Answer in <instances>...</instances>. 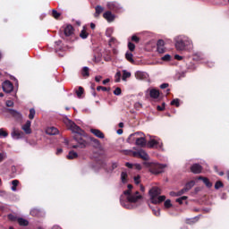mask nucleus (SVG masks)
I'll return each mask as SVG.
<instances>
[{
  "instance_id": "1",
  "label": "nucleus",
  "mask_w": 229,
  "mask_h": 229,
  "mask_svg": "<svg viewBox=\"0 0 229 229\" xmlns=\"http://www.w3.org/2000/svg\"><path fill=\"white\" fill-rule=\"evenodd\" d=\"M64 123L66 126L72 131V133H75L74 140L76 142H78V145H72V148L74 149L78 148H85L87 146V141L83 140L82 137H85V131L82 130L80 126L76 125L74 122L69 120V118L64 119Z\"/></svg>"
},
{
  "instance_id": "2",
  "label": "nucleus",
  "mask_w": 229,
  "mask_h": 229,
  "mask_svg": "<svg viewBox=\"0 0 229 229\" xmlns=\"http://www.w3.org/2000/svg\"><path fill=\"white\" fill-rule=\"evenodd\" d=\"M175 48L177 51H192L194 45L187 36H177L174 38Z\"/></svg>"
},
{
  "instance_id": "3",
  "label": "nucleus",
  "mask_w": 229,
  "mask_h": 229,
  "mask_svg": "<svg viewBox=\"0 0 229 229\" xmlns=\"http://www.w3.org/2000/svg\"><path fill=\"white\" fill-rule=\"evenodd\" d=\"M148 194L150 196V201L154 205L162 203V201H165V196H160V194H162V191L158 187H153L152 189H150Z\"/></svg>"
},
{
  "instance_id": "4",
  "label": "nucleus",
  "mask_w": 229,
  "mask_h": 229,
  "mask_svg": "<svg viewBox=\"0 0 229 229\" xmlns=\"http://www.w3.org/2000/svg\"><path fill=\"white\" fill-rule=\"evenodd\" d=\"M127 204L124 202H121L122 206L125 208H133V206L130 205V203H137L139 199H142V196L139 194V191H132L131 193L125 194Z\"/></svg>"
},
{
  "instance_id": "5",
  "label": "nucleus",
  "mask_w": 229,
  "mask_h": 229,
  "mask_svg": "<svg viewBox=\"0 0 229 229\" xmlns=\"http://www.w3.org/2000/svg\"><path fill=\"white\" fill-rule=\"evenodd\" d=\"M148 146L149 148H155L156 149H158V148L162 149L163 143L160 140V139H158L155 136H152V137H150V140L148 142Z\"/></svg>"
},
{
  "instance_id": "6",
  "label": "nucleus",
  "mask_w": 229,
  "mask_h": 229,
  "mask_svg": "<svg viewBox=\"0 0 229 229\" xmlns=\"http://www.w3.org/2000/svg\"><path fill=\"white\" fill-rule=\"evenodd\" d=\"M165 167H167V165L156 164L150 168V173L152 174H160V173H164Z\"/></svg>"
},
{
  "instance_id": "7",
  "label": "nucleus",
  "mask_w": 229,
  "mask_h": 229,
  "mask_svg": "<svg viewBox=\"0 0 229 229\" xmlns=\"http://www.w3.org/2000/svg\"><path fill=\"white\" fill-rule=\"evenodd\" d=\"M132 156L136 158H142V160H149V156L144 149H140L138 151H133Z\"/></svg>"
},
{
  "instance_id": "8",
  "label": "nucleus",
  "mask_w": 229,
  "mask_h": 229,
  "mask_svg": "<svg viewBox=\"0 0 229 229\" xmlns=\"http://www.w3.org/2000/svg\"><path fill=\"white\" fill-rule=\"evenodd\" d=\"M2 89L4 92H6L7 94H10L13 90V84L10 81H5L2 84Z\"/></svg>"
},
{
  "instance_id": "9",
  "label": "nucleus",
  "mask_w": 229,
  "mask_h": 229,
  "mask_svg": "<svg viewBox=\"0 0 229 229\" xmlns=\"http://www.w3.org/2000/svg\"><path fill=\"white\" fill-rule=\"evenodd\" d=\"M140 135H142V132H135L133 134H131L127 140V142H129L130 144L133 143V142H137V140H139V138L140 137Z\"/></svg>"
},
{
  "instance_id": "10",
  "label": "nucleus",
  "mask_w": 229,
  "mask_h": 229,
  "mask_svg": "<svg viewBox=\"0 0 229 229\" xmlns=\"http://www.w3.org/2000/svg\"><path fill=\"white\" fill-rule=\"evenodd\" d=\"M103 17L107 22H114V21H115V15L110 11L104 13Z\"/></svg>"
},
{
  "instance_id": "11",
  "label": "nucleus",
  "mask_w": 229,
  "mask_h": 229,
  "mask_svg": "<svg viewBox=\"0 0 229 229\" xmlns=\"http://www.w3.org/2000/svg\"><path fill=\"white\" fill-rule=\"evenodd\" d=\"M21 130L27 134L30 135L31 133V121L28 120L25 124L21 126Z\"/></svg>"
},
{
  "instance_id": "12",
  "label": "nucleus",
  "mask_w": 229,
  "mask_h": 229,
  "mask_svg": "<svg viewBox=\"0 0 229 229\" xmlns=\"http://www.w3.org/2000/svg\"><path fill=\"white\" fill-rule=\"evenodd\" d=\"M157 52H159L160 54L165 53V47L164 46H165V42L163 39H159L157 43Z\"/></svg>"
},
{
  "instance_id": "13",
  "label": "nucleus",
  "mask_w": 229,
  "mask_h": 229,
  "mask_svg": "<svg viewBox=\"0 0 229 229\" xmlns=\"http://www.w3.org/2000/svg\"><path fill=\"white\" fill-rule=\"evenodd\" d=\"M13 139L19 140V139H22V137H24V132L21 131H13L11 133Z\"/></svg>"
},
{
  "instance_id": "14",
  "label": "nucleus",
  "mask_w": 229,
  "mask_h": 229,
  "mask_svg": "<svg viewBox=\"0 0 229 229\" xmlns=\"http://www.w3.org/2000/svg\"><path fill=\"white\" fill-rule=\"evenodd\" d=\"M202 167L199 164H194L191 167V173H194V174H199V173H201L202 171Z\"/></svg>"
},
{
  "instance_id": "15",
  "label": "nucleus",
  "mask_w": 229,
  "mask_h": 229,
  "mask_svg": "<svg viewBox=\"0 0 229 229\" xmlns=\"http://www.w3.org/2000/svg\"><path fill=\"white\" fill-rule=\"evenodd\" d=\"M136 146H140V148H144V146H146V138H144V133L140 135V138H138Z\"/></svg>"
},
{
  "instance_id": "16",
  "label": "nucleus",
  "mask_w": 229,
  "mask_h": 229,
  "mask_svg": "<svg viewBox=\"0 0 229 229\" xmlns=\"http://www.w3.org/2000/svg\"><path fill=\"white\" fill-rule=\"evenodd\" d=\"M106 6L108 10H113V12H116V10H119V4L115 2H108L106 4Z\"/></svg>"
},
{
  "instance_id": "17",
  "label": "nucleus",
  "mask_w": 229,
  "mask_h": 229,
  "mask_svg": "<svg viewBox=\"0 0 229 229\" xmlns=\"http://www.w3.org/2000/svg\"><path fill=\"white\" fill-rule=\"evenodd\" d=\"M147 92H149L150 98L153 99H157V98L160 96V91L155 89H148Z\"/></svg>"
},
{
  "instance_id": "18",
  "label": "nucleus",
  "mask_w": 229,
  "mask_h": 229,
  "mask_svg": "<svg viewBox=\"0 0 229 229\" xmlns=\"http://www.w3.org/2000/svg\"><path fill=\"white\" fill-rule=\"evenodd\" d=\"M90 132L93 133V135H95V137H98V139H105V134L98 129H90Z\"/></svg>"
},
{
  "instance_id": "19",
  "label": "nucleus",
  "mask_w": 229,
  "mask_h": 229,
  "mask_svg": "<svg viewBox=\"0 0 229 229\" xmlns=\"http://www.w3.org/2000/svg\"><path fill=\"white\" fill-rule=\"evenodd\" d=\"M103 12H105V8H103V6H101V5H97L95 7L94 17H96V19H98V17H99V15H101V13H103Z\"/></svg>"
},
{
  "instance_id": "20",
  "label": "nucleus",
  "mask_w": 229,
  "mask_h": 229,
  "mask_svg": "<svg viewBox=\"0 0 229 229\" xmlns=\"http://www.w3.org/2000/svg\"><path fill=\"white\" fill-rule=\"evenodd\" d=\"M197 180H201L203 182V183H205L206 187H208V189H210V187H212V182H210V181L207 177L199 176L197 178Z\"/></svg>"
},
{
  "instance_id": "21",
  "label": "nucleus",
  "mask_w": 229,
  "mask_h": 229,
  "mask_svg": "<svg viewBox=\"0 0 229 229\" xmlns=\"http://www.w3.org/2000/svg\"><path fill=\"white\" fill-rule=\"evenodd\" d=\"M46 132L47 135H58V129L55 127H48L47 128Z\"/></svg>"
},
{
  "instance_id": "22",
  "label": "nucleus",
  "mask_w": 229,
  "mask_h": 229,
  "mask_svg": "<svg viewBox=\"0 0 229 229\" xmlns=\"http://www.w3.org/2000/svg\"><path fill=\"white\" fill-rule=\"evenodd\" d=\"M146 76H148V73H146L144 72L138 71L135 72V78L137 80H144V79H146Z\"/></svg>"
},
{
  "instance_id": "23",
  "label": "nucleus",
  "mask_w": 229,
  "mask_h": 229,
  "mask_svg": "<svg viewBox=\"0 0 229 229\" xmlns=\"http://www.w3.org/2000/svg\"><path fill=\"white\" fill-rule=\"evenodd\" d=\"M72 33H74V30L72 29V27L71 25L66 26L64 29V35L66 37H71Z\"/></svg>"
},
{
  "instance_id": "24",
  "label": "nucleus",
  "mask_w": 229,
  "mask_h": 229,
  "mask_svg": "<svg viewBox=\"0 0 229 229\" xmlns=\"http://www.w3.org/2000/svg\"><path fill=\"white\" fill-rule=\"evenodd\" d=\"M30 216H33L34 217H40V216H42V211L38 208H33L30 210Z\"/></svg>"
},
{
  "instance_id": "25",
  "label": "nucleus",
  "mask_w": 229,
  "mask_h": 229,
  "mask_svg": "<svg viewBox=\"0 0 229 229\" xmlns=\"http://www.w3.org/2000/svg\"><path fill=\"white\" fill-rule=\"evenodd\" d=\"M131 72L126 71V70H123V77H122V80L123 81H126V80H128V78H131Z\"/></svg>"
},
{
  "instance_id": "26",
  "label": "nucleus",
  "mask_w": 229,
  "mask_h": 229,
  "mask_svg": "<svg viewBox=\"0 0 229 229\" xmlns=\"http://www.w3.org/2000/svg\"><path fill=\"white\" fill-rule=\"evenodd\" d=\"M68 160H74V158H78V153L72 151H70L69 154L67 155Z\"/></svg>"
},
{
  "instance_id": "27",
  "label": "nucleus",
  "mask_w": 229,
  "mask_h": 229,
  "mask_svg": "<svg viewBox=\"0 0 229 229\" xmlns=\"http://www.w3.org/2000/svg\"><path fill=\"white\" fill-rule=\"evenodd\" d=\"M10 113L12 114V115H13V117H16V119H22V114L18 111L10 109Z\"/></svg>"
},
{
  "instance_id": "28",
  "label": "nucleus",
  "mask_w": 229,
  "mask_h": 229,
  "mask_svg": "<svg viewBox=\"0 0 229 229\" xmlns=\"http://www.w3.org/2000/svg\"><path fill=\"white\" fill-rule=\"evenodd\" d=\"M10 113L12 114V115H13V117H16V119H22V114L18 111L10 109Z\"/></svg>"
},
{
  "instance_id": "29",
  "label": "nucleus",
  "mask_w": 229,
  "mask_h": 229,
  "mask_svg": "<svg viewBox=\"0 0 229 229\" xmlns=\"http://www.w3.org/2000/svg\"><path fill=\"white\" fill-rule=\"evenodd\" d=\"M12 187L11 190L13 191V192H16L17 191V187L19 186V180H13L12 181Z\"/></svg>"
},
{
  "instance_id": "30",
  "label": "nucleus",
  "mask_w": 229,
  "mask_h": 229,
  "mask_svg": "<svg viewBox=\"0 0 229 229\" xmlns=\"http://www.w3.org/2000/svg\"><path fill=\"white\" fill-rule=\"evenodd\" d=\"M18 224L20 226H28L30 225V222L24 218H18Z\"/></svg>"
},
{
  "instance_id": "31",
  "label": "nucleus",
  "mask_w": 229,
  "mask_h": 229,
  "mask_svg": "<svg viewBox=\"0 0 229 229\" xmlns=\"http://www.w3.org/2000/svg\"><path fill=\"white\" fill-rule=\"evenodd\" d=\"M125 58L126 60H128V62H131V64H134V60H133V54H131V52H127L125 54Z\"/></svg>"
},
{
  "instance_id": "32",
  "label": "nucleus",
  "mask_w": 229,
  "mask_h": 229,
  "mask_svg": "<svg viewBox=\"0 0 229 229\" xmlns=\"http://www.w3.org/2000/svg\"><path fill=\"white\" fill-rule=\"evenodd\" d=\"M121 180H122V183H126L128 182V173L122 172Z\"/></svg>"
},
{
  "instance_id": "33",
  "label": "nucleus",
  "mask_w": 229,
  "mask_h": 229,
  "mask_svg": "<svg viewBox=\"0 0 229 229\" xmlns=\"http://www.w3.org/2000/svg\"><path fill=\"white\" fill-rule=\"evenodd\" d=\"M194 185H196V182L194 181H191L190 182L186 183L184 187L185 191H191V189L194 187Z\"/></svg>"
},
{
  "instance_id": "34",
  "label": "nucleus",
  "mask_w": 229,
  "mask_h": 229,
  "mask_svg": "<svg viewBox=\"0 0 229 229\" xmlns=\"http://www.w3.org/2000/svg\"><path fill=\"white\" fill-rule=\"evenodd\" d=\"M8 137V132L4 128L0 129V139H6Z\"/></svg>"
},
{
  "instance_id": "35",
  "label": "nucleus",
  "mask_w": 229,
  "mask_h": 229,
  "mask_svg": "<svg viewBox=\"0 0 229 229\" xmlns=\"http://www.w3.org/2000/svg\"><path fill=\"white\" fill-rule=\"evenodd\" d=\"M127 188H128V190L123 191L124 195L133 192V185L128 184Z\"/></svg>"
},
{
  "instance_id": "36",
  "label": "nucleus",
  "mask_w": 229,
  "mask_h": 229,
  "mask_svg": "<svg viewBox=\"0 0 229 229\" xmlns=\"http://www.w3.org/2000/svg\"><path fill=\"white\" fill-rule=\"evenodd\" d=\"M76 95H77V98H81V96H83V88L82 87H79L78 90H76Z\"/></svg>"
},
{
  "instance_id": "37",
  "label": "nucleus",
  "mask_w": 229,
  "mask_h": 229,
  "mask_svg": "<svg viewBox=\"0 0 229 229\" xmlns=\"http://www.w3.org/2000/svg\"><path fill=\"white\" fill-rule=\"evenodd\" d=\"M52 15H53L54 19H59L61 14L56 10H53L52 11Z\"/></svg>"
},
{
  "instance_id": "38",
  "label": "nucleus",
  "mask_w": 229,
  "mask_h": 229,
  "mask_svg": "<svg viewBox=\"0 0 229 229\" xmlns=\"http://www.w3.org/2000/svg\"><path fill=\"white\" fill-rule=\"evenodd\" d=\"M81 38H87L89 37V33L85 30H82L81 34H80Z\"/></svg>"
},
{
  "instance_id": "39",
  "label": "nucleus",
  "mask_w": 229,
  "mask_h": 229,
  "mask_svg": "<svg viewBox=\"0 0 229 229\" xmlns=\"http://www.w3.org/2000/svg\"><path fill=\"white\" fill-rule=\"evenodd\" d=\"M35 110L33 108L30 109L29 119H35Z\"/></svg>"
},
{
  "instance_id": "40",
  "label": "nucleus",
  "mask_w": 229,
  "mask_h": 229,
  "mask_svg": "<svg viewBox=\"0 0 229 229\" xmlns=\"http://www.w3.org/2000/svg\"><path fill=\"white\" fill-rule=\"evenodd\" d=\"M114 78H115L114 81L116 83H119V81H121V72H117Z\"/></svg>"
},
{
  "instance_id": "41",
  "label": "nucleus",
  "mask_w": 229,
  "mask_h": 229,
  "mask_svg": "<svg viewBox=\"0 0 229 229\" xmlns=\"http://www.w3.org/2000/svg\"><path fill=\"white\" fill-rule=\"evenodd\" d=\"M185 199H187V196H182L179 199H176V202L179 203L180 205H182V203H183V201H185Z\"/></svg>"
},
{
  "instance_id": "42",
  "label": "nucleus",
  "mask_w": 229,
  "mask_h": 229,
  "mask_svg": "<svg viewBox=\"0 0 229 229\" xmlns=\"http://www.w3.org/2000/svg\"><path fill=\"white\" fill-rule=\"evenodd\" d=\"M171 207H173V204H171V199H166L165 201V208H171Z\"/></svg>"
},
{
  "instance_id": "43",
  "label": "nucleus",
  "mask_w": 229,
  "mask_h": 229,
  "mask_svg": "<svg viewBox=\"0 0 229 229\" xmlns=\"http://www.w3.org/2000/svg\"><path fill=\"white\" fill-rule=\"evenodd\" d=\"M82 76H89V67L85 66L82 69Z\"/></svg>"
},
{
  "instance_id": "44",
  "label": "nucleus",
  "mask_w": 229,
  "mask_h": 229,
  "mask_svg": "<svg viewBox=\"0 0 229 229\" xmlns=\"http://www.w3.org/2000/svg\"><path fill=\"white\" fill-rule=\"evenodd\" d=\"M164 62H169V60H171V55L169 54L165 55L162 58H161Z\"/></svg>"
},
{
  "instance_id": "45",
  "label": "nucleus",
  "mask_w": 229,
  "mask_h": 229,
  "mask_svg": "<svg viewBox=\"0 0 229 229\" xmlns=\"http://www.w3.org/2000/svg\"><path fill=\"white\" fill-rule=\"evenodd\" d=\"M128 48L131 50V51H135V44L131 43V42H129L128 43Z\"/></svg>"
},
{
  "instance_id": "46",
  "label": "nucleus",
  "mask_w": 229,
  "mask_h": 229,
  "mask_svg": "<svg viewBox=\"0 0 229 229\" xmlns=\"http://www.w3.org/2000/svg\"><path fill=\"white\" fill-rule=\"evenodd\" d=\"M97 90H103L104 92H106V90H110V88H106V87H103V86H98V88H97Z\"/></svg>"
},
{
  "instance_id": "47",
  "label": "nucleus",
  "mask_w": 229,
  "mask_h": 229,
  "mask_svg": "<svg viewBox=\"0 0 229 229\" xmlns=\"http://www.w3.org/2000/svg\"><path fill=\"white\" fill-rule=\"evenodd\" d=\"M171 105H174L175 106H180V100L178 98H175L171 102Z\"/></svg>"
},
{
  "instance_id": "48",
  "label": "nucleus",
  "mask_w": 229,
  "mask_h": 229,
  "mask_svg": "<svg viewBox=\"0 0 229 229\" xmlns=\"http://www.w3.org/2000/svg\"><path fill=\"white\" fill-rule=\"evenodd\" d=\"M134 182L136 185H139L140 183V175L134 176Z\"/></svg>"
},
{
  "instance_id": "49",
  "label": "nucleus",
  "mask_w": 229,
  "mask_h": 229,
  "mask_svg": "<svg viewBox=\"0 0 229 229\" xmlns=\"http://www.w3.org/2000/svg\"><path fill=\"white\" fill-rule=\"evenodd\" d=\"M121 88H116L114 90V96H121Z\"/></svg>"
},
{
  "instance_id": "50",
  "label": "nucleus",
  "mask_w": 229,
  "mask_h": 229,
  "mask_svg": "<svg viewBox=\"0 0 229 229\" xmlns=\"http://www.w3.org/2000/svg\"><path fill=\"white\" fill-rule=\"evenodd\" d=\"M221 187H223V182H221V181L216 182L215 184V189H221Z\"/></svg>"
},
{
  "instance_id": "51",
  "label": "nucleus",
  "mask_w": 229,
  "mask_h": 229,
  "mask_svg": "<svg viewBox=\"0 0 229 229\" xmlns=\"http://www.w3.org/2000/svg\"><path fill=\"white\" fill-rule=\"evenodd\" d=\"M188 191H185V187L177 192V194H174V196H182V194H185Z\"/></svg>"
},
{
  "instance_id": "52",
  "label": "nucleus",
  "mask_w": 229,
  "mask_h": 229,
  "mask_svg": "<svg viewBox=\"0 0 229 229\" xmlns=\"http://www.w3.org/2000/svg\"><path fill=\"white\" fill-rule=\"evenodd\" d=\"M135 169H137L138 171H140V169H142V165H140V164H135L134 165Z\"/></svg>"
},
{
  "instance_id": "53",
  "label": "nucleus",
  "mask_w": 229,
  "mask_h": 229,
  "mask_svg": "<svg viewBox=\"0 0 229 229\" xmlns=\"http://www.w3.org/2000/svg\"><path fill=\"white\" fill-rule=\"evenodd\" d=\"M6 106H13V101H12V100H7V101H6Z\"/></svg>"
},
{
  "instance_id": "54",
  "label": "nucleus",
  "mask_w": 229,
  "mask_h": 229,
  "mask_svg": "<svg viewBox=\"0 0 229 229\" xmlns=\"http://www.w3.org/2000/svg\"><path fill=\"white\" fill-rule=\"evenodd\" d=\"M6 158V156L3 153H0V163Z\"/></svg>"
},
{
  "instance_id": "55",
  "label": "nucleus",
  "mask_w": 229,
  "mask_h": 229,
  "mask_svg": "<svg viewBox=\"0 0 229 229\" xmlns=\"http://www.w3.org/2000/svg\"><path fill=\"white\" fill-rule=\"evenodd\" d=\"M131 40H132V42H139V37H137V36H132L131 37Z\"/></svg>"
},
{
  "instance_id": "56",
  "label": "nucleus",
  "mask_w": 229,
  "mask_h": 229,
  "mask_svg": "<svg viewBox=\"0 0 229 229\" xmlns=\"http://www.w3.org/2000/svg\"><path fill=\"white\" fill-rule=\"evenodd\" d=\"M126 167H128L129 169H132L134 167V165H132L131 163H126L125 164Z\"/></svg>"
},
{
  "instance_id": "57",
  "label": "nucleus",
  "mask_w": 229,
  "mask_h": 229,
  "mask_svg": "<svg viewBox=\"0 0 229 229\" xmlns=\"http://www.w3.org/2000/svg\"><path fill=\"white\" fill-rule=\"evenodd\" d=\"M167 87H169L168 83H163L160 85V89H167Z\"/></svg>"
},
{
  "instance_id": "58",
  "label": "nucleus",
  "mask_w": 229,
  "mask_h": 229,
  "mask_svg": "<svg viewBox=\"0 0 229 229\" xmlns=\"http://www.w3.org/2000/svg\"><path fill=\"white\" fill-rule=\"evenodd\" d=\"M164 108H165V103H163V106H157V110H159V111L164 110Z\"/></svg>"
},
{
  "instance_id": "59",
  "label": "nucleus",
  "mask_w": 229,
  "mask_h": 229,
  "mask_svg": "<svg viewBox=\"0 0 229 229\" xmlns=\"http://www.w3.org/2000/svg\"><path fill=\"white\" fill-rule=\"evenodd\" d=\"M153 212H154V214H155V216H160V209H156V210H153Z\"/></svg>"
},
{
  "instance_id": "60",
  "label": "nucleus",
  "mask_w": 229,
  "mask_h": 229,
  "mask_svg": "<svg viewBox=\"0 0 229 229\" xmlns=\"http://www.w3.org/2000/svg\"><path fill=\"white\" fill-rule=\"evenodd\" d=\"M174 58H175V60H183V57L182 56H181V55H174Z\"/></svg>"
},
{
  "instance_id": "61",
  "label": "nucleus",
  "mask_w": 229,
  "mask_h": 229,
  "mask_svg": "<svg viewBox=\"0 0 229 229\" xmlns=\"http://www.w3.org/2000/svg\"><path fill=\"white\" fill-rule=\"evenodd\" d=\"M102 78H103L102 76H97L95 77V81L99 82L101 81Z\"/></svg>"
},
{
  "instance_id": "62",
  "label": "nucleus",
  "mask_w": 229,
  "mask_h": 229,
  "mask_svg": "<svg viewBox=\"0 0 229 229\" xmlns=\"http://www.w3.org/2000/svg\"><path fill=\"white\" fill-rule=\"evenodd\" d=\"M118 165H119V164H117V163H113V164H112V169H117Z\"/></svg>"
},
{
  "instance_id": "63",
  "label": "nucleus",
  "mask_w": 229,
  "mask_h": 229,
  "mask_svg": "<svg viewBox=\"0 0 229 229\" xmlns=\"http://www.w3.org/2000/svg\"><path fill=\"white\" fill-rule=\"evenodd\" d=\"M63 151L64 150L62 148H57L56 155H62Z\"/></svg>"
},
{
  "instance_id": "64",
  "label": "nucleus",
  "mask_w": 229,
  "mask_h": 229,
  "mask_svg": "<svg viewBox=\"0 0 229 229\" xmlns=\"http://www.w3.org/2000/svg\"><path fill=\"white\" fill-rule=\"evenodd\" d=\"M141 107H142V104H140V103L135 104V108H141Z\"/></svg>"
}]
</instances>
